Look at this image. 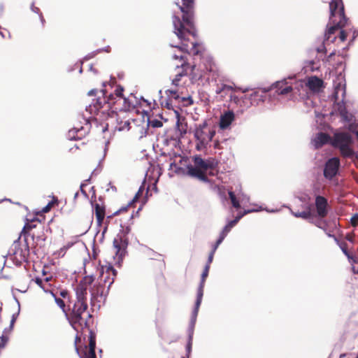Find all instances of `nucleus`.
<instances>
[{
    "mask_svg": "<svg viewBox=\"0 0 358 358\" xmlns=\"http://www.w3.org/2000/svg\"><path fill=\"white\" fill-rule=\"evenodd\" d=\"M340 167V160L332 157L327 160L324 168V176L328 180L333 179L338 173Z\"/></svg>",
    "mask_w": 358,
    "mask_h": 358,
    "instance_id": "obj_13",
    "label": "nucleus"
},
{
    "mask_svg": "<svg viewBox=\"0 0 358 358\" xmlns=\"http://www.w3.org/2000/svg\"><path fill=\"white\" fill-rule=\"evenodd\" d=\"M13 246L15 248V250L13 253L14 259L19 263L26 262L29 253V248L26 246L24 249L17 248L18 243H14Z\"/></svg>",
    "mask_w": 358,
    "mask_h": 358,
    "instance_id": "obj_16",
    "label": "nucleus"
},
{
    "mask_svg": "<svg viewBox=\"0 0 358 358\" xmlns=\"http://www.w3.org/2000/svg\"><path fill=\"white\" fill-rule=\"evenodd\" d=\"M51 294L54 296L57 305L63 310V312L66 313L64 301L62 299L57 297L52 292Z\"/></svg>",
    "mask_w": 358,
    "mask_h": 358,
    "instance_id": "obj_30",
    "label": "nucleus"
},
{
    "mask_svg": "<svg viewBox=\"0 0 358 358\" xmlns=\"http://www.w3.org/2000/svg\"><path fill=\"white\" fill-rule=\"evenodd\" d=\"M182 13V20L176 15H173V25L174 33L182 42L180 46L171 44L172 47L178 48L179 52L173 55V59L176 61V69L178 70L175 78L172 80V85L178 87L179 82L182 76L187 73L189 64L184 52L188 54L197 55L200 52L198 43L195 41L191 43V47L185 43L189 40V36L194 38L196 36V31L194 27V0H181L176 2Z\"/></svg>",
    "mask_w": 358,
    "mask_h": 358,
    "instance_id": "obj_1",
    "label": "nucleus"
},
{
    "mask_svg": "<svg viewBox=\"0 0 358 358\" xmlns=\"http://www.w3.org/2000/svg\"><path fill=\"white\" fill-rule=\"evenodd\" d=\"M78 196V192H77L75 193L74 199H76Z\"/></svg>",
    "mask_w": 358,
    "mask_h": 358,
    "instance_id": "obj_63",
    "label": "nucleus"
},
{
    "mask_svg": "<svg viewBox=\"0 0 358 358\" xmlns=\"http://www.w3.org/2000/svg\"><path fill=\"white\" fill-rule=\"evenodd\" d=\"M94 211L97 223L99 225H101L105 217V209L103 206L96 203L94 206Z\"/></svg>",
    "mask_w": 358,
    "mask_h": 358,
    "instance_id": "obj_23",
    "label": "nucleus"
},
{
    "mask_svg": "<svg viewBox=\"0 0 358 358\" xmlns=\"http://www.w3.org/2000/svg\"><path fill=\"white\" fill-rule=\"evenodd\" d=\"M231 229V227H229V226L228 224H227L224 227V229H222V231H221V233L220 234L219 238L217 239V241H216V243L214 245V250H217L218 246L222 243V242L224 241V239L225 238V237L227 236V235L228 234V233L230 231Z\"/></svg>",
    "mask_w": 358,
    "mask_h": 358,
    "instance_id": "obj_24",
    "label": "nucleus"
},
{
    "mask_svg": "<svg viewBox=\"0 0 358 358\" xmlns=\"http://www.w3.org/2000/svg\"><path fill=\"white\" fill-rule=\"evenodd\" d=\"M264 210L269 213H275V212L278 211L277 210H268V209H264Z\"/></svg>",
    "mask_w": 358,
    "mask_h": 358,
    "instance_id": "obj_59",
    "label": "nucleus"
},
{
    "mask_svg": "<svg viewBox=\"0 0 358 358\" xmlns=\"http://www.w3.org/2000/svg\"><path fill=\"white\" fill-rule=\"evenodd\" d=\"M199 306H200V305L197 306V303H195V306H194V310L192 311V317H191V320H190L196 321V317H197Z\"/></svg>",
    "mask_w": 358,
    "mask_h": 358,
    "instance_id": "obj_35",
    "label": "nucleus"
},
{
    "mask_svg": "<svg viewBox=\"0 0 358 358\" xmlns=\"http://www.w3.org/2000/svg\"><path fill=\"white\" fill-rule=\"evenodd\" d=\"M291 212H292V214L294 217H301V218H303L304 220H308V219L310 218L311 215H312V213H311V211H310V207L308 205H306L304 207V210H303L301 212H294L292 210H291Z\"/></svg>",
    "mask_w": 358,
    "mask_h": 358,
    "instance_id": "obj_22",
    "label": "nucleus"
},
{
    "mask_svg": "<svg viewBox=\"0 0 358 358\" xmlns=\"http://www.w3.org/2000/svg\"><path fill=\"white\" fill-rule=\"evenodd\" d=\"M209 269H210V266L206 265L204 267V269L203 271V273L201 274V282H201V284H205V280L208 275Z\"/></svg>",
    "mask_w": 358,
    "mask_h": 358,
    "instance_id": "obj_32",
    "label": "nucleus"
},
{
    "mask_svg": "<svg viewBox=\"0 0 358 358\" xmlns=\"http://www.w3.org/2000/svg\"><path fill=\"white\" fill-rule=\"evenodd\" d=\"M294 78L295 76H289L287 78L277 81L272 85V87L275 88V92L279 95H288L292 92L303 95V92L306 90V81L300 80L292 83Z\"/></svg>",
    "mask_w": 358,
    "mask_h": 358,
    "instance_id": "obj_6",
    "label": "nucleus"
},
{
    "mask_svg": "<svg viewBox=\"0 0 358 358\" xmlns=\"http://www.w3.org/2000/svg\"><path fill=\"white\" fill-rule=\"evenodd\" d=\"M350 130L356 134V136H357V139H358V129H357V130H355V129L352 128V126H350Z\"/></svg>",
    "mask_w": 358,
    "mask_h": 358,
    "instance_id": "obj_54",
    "label": "nucleus"
},
{
    "mask_svg": "<svg viewBox=\"0 0 358 358\" xmlns=\"http://www.w3.org/2000/svg\"><path fill=\"white\" fill-rule=\"evenodd\" d=\"M161 104H162V106L163 107H165V108H166L168 109L172 108V104H171V101L169 100V99H167V100L162 101Z\"/></svg>",
    "mask_w": 358,
    "mask_h": 358,
    "instance_id": "obj_39",
    "label": "nucleus"
},
{
    "mask_svg": "<svg viewBox=\"0 0 358 358\" xmlns=\"http://www.w3.org/2000/svg\"><path fill=\"white\" fill-rule=\"evenodd\" d=\"M18 315H19V312L17 313H15L12 315V318H11L10 324V330L13 329V325L17 320Z\"/></svg>",
    "mask_w": 358,
    "mask_h": 358,
    "instance_id": "obj_40",
    "label": "nucleus"
},
{
    "mask_svg": "<svg viewBox=\"0 0 358 358\" xmlns=\"http://www.w3.org/2000/svg\"><path fill=\"white\" fill-rule=\"evenodd\" d=\"M241 91H242V92L245 93L246 92L248 91V90L247 88H245V89H242Z\"/></svg>",
    "mask_w": 358,
    "mask_h": 358,
    "instance_id": "obj_62",
    "label": "nucleus"
},
{
    "mask_svg": "<svg viewBox=\"0 0 358 358\" xmlns=\"http://www.w3.org/2000/svg\"><path fill=\"white\" fill-rule=\"evenodd\" d=\"M195 323H196V321L190 320L189 325L188 327V334H189V340H192Z\"/></svg>",
    "mask_w": 358,
    "mask_h": 358,
    "instance_id": "obj_31",
    "label": "nucleus"
},
{
    "mask_svg": "<svg viewBox=\"0 0 358 358\" xmlns=\"http://www.w3.org/2000/svg\"><path fill=\"white\" fill-rule=\"evenodd\" d=\"M143 191V187L141 186V187L139 188V189H138V192L136 194V195H135V196H134V200H136V199H138V198L140 196V195H141V194H142Z\"/></svg>",
    "mask_w": 358,
    "mask_h": 358,
    "instance_id": "obj_47",
    "label": "nucleus"
},
{
    "mask_svg": "<svg viewBox=\"0 0 358 358\" xmlns=\"http://www.w3.org/2000/svg\"><path fill=\"white\" fill-rule=\"evenodd\" d=\"M166 94L168 96L169 99H174L178 100L180 99L178 91L177 90H166Z\"/></svg>",
    "mask_w": 358,
    "mask_h": 358,
    "instance_id": "obj_29",
    "label": "nucleus"
},
{
    "mask_svg": "<svg viewBox=\"0 0 358 358\" xmlns=\"http://www.w3.org/2000/svg\"><path fill=\"white\" fill-rule=\"evenodd\" d=\"M235 120V115L234 112L232 111H227L225 112L224 114H222L220 116V127L222 129H228L231 122Z\"/></svg>",
    "mask_w": 358,
    "mask_h": 358,
    "instance_id": "obj_19",
    "label": "nucleus"
},
{
    "mask_svg": "<svg viewBox=\"0 0 358 358\" xmlns=\"http://www.w3.org/2000/svg\"><path fill=\"white\" fill-rule=\"evenodd\" d=\"M84 184H81L80 185V191L82 192V194L85 196V197H87V194L86 193V192L83 189V187H84Z\"/></svg>",
    "mask_w": 358,
    "mask_h": 358,
    "instance_id": "obj_52",
    "label": "nucleus"
},
{
    "mask_svg": "<svg viewBox=\"0 0 358 358\" xmlns=\"http://www.w3.org/2000/svg\"><path fill=\"white\" fill-rule=\"evenodd\" d=\"M240 220L241 218L236 216L234 220L229 222L227 224L229 226V227L233 228Z\"/></svg>",
    "mask_w": 358,
    "mask_h": 358,
    "instance_id": "obj_43",
    "label": "nucleus"
},
{
    "mask_svg": "<svg viewBox=\"0 0 358 358\" xmlns=\"http://www.w3.org/2000/svg\"><path fill=\"white\" fill-rule=\"evenodd\" d=\"M109 143L108 141L106 142V145H105V148H104V156L106 155V152H107V150H108V144Z\"/></svg>",
    "mask_w": 358,
    "mask_h": 358,
    "instance_id": "obj_58",
    "label": "nucleus"
},
{
    "mask_svg": "<svg viewBox=\"0 0 358 358\" xmlns=\"http://www.w3.org/2000/svg\"><path fill=\"white\" fill-rule=\"evenodd\" d=\"M315 204L317 216L320 218L326 217L328 213V202L327 199L322 196H317Z\"/></svg>",
    "mask_w": 358,
    "mask_h": 358,
    "instance_id": "obj_15",
    "label": "nucleus"
},
{
    "mask_svg": "<svg viewBox=\"0 0 358 358\" xmlns=\"http://www.w3.org/2000/svg\"><path fill=\"white\" fill-rule=\"evenodd\" d=\"M35 282L36 283L40 286L43 290H45V287L43 285V280L42 279L39 278H36V280H35Z\"/></svg>",
    "mask_w": 358,
    "mask_h": 358,
    "instance_id": "obj_44",
    "label": "nucleus"
},
{
    "mask_svg": "<svg viewBox=\"0 0 358 358\" xmlns=\"http://www.w3.org/2000/svg\"><path fill=\"white\" fill-rule=\"evenodd\" d=\"M116 275L117 271L111 265L106 267V271L102 273L98 285H94L90 289L91 300L93 306H94V303L95 301L99 303L105 302Z\"/></svg>",
    "mask_w": 358,
    "mask_h": 358,
    "instance_id": "obj_3",
    "label": "nucleus"
},
{
    "mask_svg": "<svg viewBox=\"0 0 358 358\" xmlns=\"http://www.w3.org/2000/svg\"><path fill=\"white\" fill-rule=\"evenodd\" d=\"M131 229L127 227L119 233L113 240V249L115 256L113 257L115 264L121 267L123 259L127 254V248L128 246V238L127 235L130 232Z\"/></svg>",
    "mask_w": 358,
    "mask_h": 358,
    "instance_id": "obj_7",
    "label": "nucleus"
},
{
    "mask_svg": "<svg viewBox=\"0 0 358 358\" xmlns=\"http://www.w3.org/2000/svg\"><path fill=\"white\" fill-rule=\"evenodd\" d=\"M129 125H130V123L128 120L125 121L122 125H120L117 128V129L119 131H122L124 129H129Z\"/></svg>",
    "mask_w": 358,
    "mask_h": 358,
    "instance_id": "obj_38",
    "label": "nucleus"
},
{
    "mask_svg": "<svg viewBox=\"0 0 358 358\" xmlns=\"http://www.w3.org/2000/svg\"><path fill=\"white\" fill-rule=\"evenodd\" d=\"M39 15H40V18H41V22H43L44 20H43V17L42 16V14L40 13Z\"/></svg>",
    "mask_w": 358,
    "mask_h": 358,
    "instance_id": "obj_61",
    "label": "nucleus"
},
{
    "mask_svg": "<svg viewBox=\"0 0 358 358\" xmlns=\"http://www.w3.org/2000/svg\"><path fill=\"white\" fill-rule=\"evenodd\" d=\"M240 220L241 218L236 216L234 220L229 222L227 224L229 226V227L233 228Z\"/></svg>",
    "mask_w": 358,
    "mask_h": 358,
    "instance_id": "obj_42",
    "label": "nucleus"
},
{
    "mask_svg": "<svg viewBox=\"0 0 358 358\" xmlns=\"http://www.w3.org/2000/svg\"><path fill=\"white\" fill-rule=\"evenodd\" d=\"M352 268L354 273H358V262L355 263Z\"/></svg>",
    "mask_w": 358,
    "mask_h": 358,
    "instance_id": "obj_49",
    "label": "nucleus"
},
{
    "mask_svg": "<svg viewBox=\"0 0 358 358\" xmlns=\"http://www.w3.org/2000/svg\"><path fill=\"white\" fill-rule=\"evenodd\" d=\"M176 132L180 138L183 137L187 134V124L181 123L179 120L176 122Z\"/></svg>",
    "mask_w": 358,
    "mask_h": 358,
    "instance_id": "obj_25",
    "label": "nucleus"
},
{
    "mask_svg": "<svg viewBox=\"0 0 358 358\" xmlns=\"http://www.w3.org/2000/svg\"><path fill=\"white\" fill-rule=\"evenodd\" d=\"M193 162L194 165L203 173L213 167V163L210 160H204L199 155L194 157Z\"/></svg>",
    "mask_w": 358,
    "mask_h": 358,
    "instance_id": "obj_21",
    "label": "nucleus"
},
{
    "mask_svg": "<svg viewBox=\"0 0 358 358\" xmlns=\"http://www.w3.org/2000/svg\"><path fill=\"white\" fill-rule=\"evenodd\" d=\"M52 206V202H49L42 210L43 213L48 212Z\"/></svg>",
    "mask_w": 358,
    "mask_h": 358,
    "instance_id": "obj_45",
    "label": "nucleus"
},
{
    "mask_svg": "<svg viewBox=\"0 0 358 358\" xmlns=\"http://www.w3.org/2000/svg\"><path fill=\"white\" fill-rule=\"evenodd\" d=\"M0 348H3L5 347L6 343L8 342V338L7 336L2 335L0 336Z\"/></svg>",
    "mask_w": 358,
    "mask_h": 358,
    "instance_id": "obj_36",
    "label": "nucleus"
},
{
    "mask_svg": "<svg viewBox=\"0 0 358 358\" xmlns=\"http://www.w3.org/2000/svg\"><path fill=\"white\" fill-rule=\"evenodd\" d=\"M351 222H352V224H357V222H358V215L357 214L355 215L352 217Z\"/></svg>",
    "mask_w": 358,
    "mask_h": 358,
    "instance_id": "obj_48",
    "label": "nucleus"
},
{
    "mask_svg": "<svg viewBox=\"0 0 358 358\" xmlns=\"http://www.w3.org/2000/svg\"><path fill=\"white\" fill-rule=\"evenodd\" d=\"M192 340H189L188 341V343H187V350L188 352H189L191 351V348H192Z\"/></svg>",
    "mask_w": 358,
    "mask_h": 358,
    "instance_id": "obj_51",
    "label": "nucleus"
},
{
    "mask_svg": "<svg viewBox=\"0 0 358 358\" xmlns=\"http://www.w3.org/2000/svg\"><path fill=\"white\" fill-rule=\"evenodd\" d=\"M262 210V208H260L259 209H249V210H244L243 213H239L238 215H237V217H238L239 218H242L244 215L248 214V213H252V212H257L259 210Z\"/></svg>",
    "mask_w": 358,
    "mask_h": 358,
    "instance_id": "obj_34",
    "label": "nucleus"
},
{
    "mask_svg": "<svg viewBox=\"0 0 358 358\" xmlns=\"http://www.w3.org/2000/svg\"><path fill=\"white\" fill-rule=\"evenodd\" d=\"M187 175L201 181L208 182V178L205 173L195 165L189 164L187 166Z\"/></svg>",
    "mask_w": 358,
    "mask_h": 358,
    "instance_id": "obj_17",
    "label": "nucleus"
},
{
    "mask_svg": "<svg viewBox=\"0 0 358 358\" xmlns=\"http://www.w3.org/2000/svg\"><path fill=\"white\" fill-rule=\"evenodd\" d=\"M215 134V130L209 125L206 121L196 124L194 130V138H196V149L202 150L212 141Z\"/></svg>",
    "mask_w": 358,
    "mask_h": 358,
    "instance_id": "obj_8",
    "label": "nucleus"
},
{
    "mask_svg": "<svg viewBox=\"0 0 358 358\" xmlns=\"http://www.w3.org/2000/svg\"><path fill=\"white\" fill-rule=\"evenodd\" d=\"M229 199L231 200L233 207H234L235 208H239L241 206H240V203H241L240 199H238L236 198V195L234 194V193L231 191L229 192Z\"/></svg>",
    "mask_w": 358,
    "mask_h": 358,
    "instance_id": "obj_26",
    "label": "nucleus"
},
{
    "mask_svg": "<svg viewBox=\"0 0 358 358\" xmlns=\"http://www.w3.org/2000/svg\"><path fill=\"white\" fill-rule=\"evenodd\" d=\"M271 89H273L272 86L270 88L255 90L250 94L245 95L242 99L243 100L250 101V105L248 106L251 105H258L260 102L264 101L266 93Z\"/></svg>",
    "mask_w": 358,
    "mask_h": 358,
    "instance_id": "obj_14",
    "label": "nucleus"
},
{
    "mask_svg": "<svg viewBox=\"0 0 358 358\" xmlns=\"http://www.w3.org/2000/svg\"><path fill=\"white\" fill-rule=\"evenodd\" d=\"M309 64L310 66H313L315 64V62L313 61H310V62H309Z\"/></svg>",
    "mask_w": 358,
    "mask_h": 358,
    "instance_id": "obj_64",
    "label": "nucleus"
},
{
    "mask_svg": "<svg viewBox=\"0 0 358 358\" xmlns=\"http://www.w3.org/2000/svg\"><path fill=\"white\" fill-rule=\"evenodd\" d=\"M329 20L333 25L325 33L324 41H329L331 35L338 29L345 27L348 21V19L345 15L344 6L342 0H331L329 3Z\"/></svg>",
    "mask_w": 358,
    "mask_h": 358,
    "instance_id": "obj_4",
    "label": "nucleus"
},
{
    "mask_svg": "<svg viewBox=\"0 0 358 358\" xmlns=\"http://www.w3.org/2000/svg\"><path fill=\"white\" fill-rule=\"evenodd\" d=\"M94 280V276L93 275H87L83 278V280L78 285H83L86 287V292H87V285H91Z\"/></svg>",
    "mask_w": 358,
    "mask_h": 358,
    "instance_id": "obj_27",
    "label": "nucleus"
},
{
    "mask_svg": "<svg viewBox=\"0 0 358 358\" xmlns=\"http://www.w3.org/2000/svg\"><path fill=\"white\" fill-rule=\"evenodd\" d=\"M222 89H228V90H230L231 89V86H228V85H224Z\"/></svg>",
    "mask_w": 358,
    "mask_h": 358,
    "instance_id": "obj_60",
    "label": "nucleus"
},
{
    "mask_svg": "<svg viewBox=\"0 0 358 358\" xmlns=\"http://www.w3.org/2000/svg\"><path fill=\"white\" fill-rule=\"evenodd\" d=\"M352 138L351 136L345 132L335 133L331 141V145L339 149L341 155L345 157H352L354 151L351 148Z\"/></svg>",
    "mask_w": 358,
    "mask_h": 358,
    "instance_id": "obj_10",
    "label": "nucleus"
},
{
    "mask_svg": "<svg viewBox=\"0 0 358 358\" xmlns=\"http://www.w3.org/2000/svg\"><path fill=\"white\" fill-rule=\"evenodd\" d=\"M320 42H321V43L315 48V50L318 53L325 54L327 50H326V47L324 45V41H321Z\"/></svg>",
    "mask_w": 358,
    "mask_h": 358,
    "instance_id": "obj_33",
    "label": "nucleus"
},
{
    "mask_svg": "<svg viewBox=\"0 0 358 358\" xmlns=\"http://www.w3.org/2000/svg\"><path fill=\"white\" fill-rule=\"evenodd\" d=\"M306 88L308 87L313 92H319L322 87L323 81L316 76H311L306 81Z\"/></svg>",
    "mask_w": 358,
    "mask_h": 358,
    "instance_id": "obj_20",
    "label": "nucleus"
},
{
    "mask_svg": "<svg viewBox=\"0 0 358 358\" xmlns=\"http://www.w3.org/2000/svg\"><path fill=\"white\" fill-rule=\"evenodd\" d=\"M96 92V90H92L89 91L88 95L92 96V95L95 94Z\"/></svg>",
    "mask_w": 358,
    "mask_h": 358,
    "instance_id": "obj_56",
    "label": "nucleus"
},
{
    "mask_svg": "<svg viewBox=\"0 0 358 358\" xmlns=\"http://www.w3.org/2000/svg\"><path fill=\"white\" fill-rule=\"evenodd\" d=\"M124 89L121 86H118L115 90L114 94H110L106 96V90L102 89L101 92L103 97L99 96L95 101L94 100L92 103L86 106L85 110L90 115H96L99 113V110L106 106L107 108H110L112 105L116 103L118 101L123 100L126 101V99L123 96Z\"/></svg>",
    "mask_w": 358,
    "mask_h": 358,
    "instance_id": "obj_5",
    "label": "nucleus"
},
{
    "mask_svg": "<svg viewBox=\"0 0 358 358\" xmlns=\"http://www.w3.org/2000/svg\"><path fill=\"white\" fill-rule=\"evenodd\" d=\"M12 330H10V327L8 328H6L4 330H3V334L2 335H5V336H7V334H8L10 331H11Z\"/></svg>",
    "mask_w": 358,
    "mask_h": 358,
    "instance_id": "obj_55",
    "label": "nucleus"
},
{
    "mask_svg": "<svg viewBox=\"0 0 358 358\" xmlns=\"http://www.w3.org/2000/svg\"><path fill=\"white\" fill-rule=\"evenodd\" d=\"M203 287H204V284H201V282H200L198 290H197V297H196V300L195 302L197 303V306L201 305V303L202 297L203 295Z\"/></svg>",
    "mask_w": 358,
    "mask_h": 358,
    "instance_id": "obj_28",
    "label": "nucleus"
},
{
    "mask_svg": "<svg viewBox=\"0 0 358 358\" xmlns=\"http://www.w3.org/2000/svg\"><path fill=\"white\" fill-rule=\"evenodd\" d=\"M346 38H347L346 33L345 32V31L341 30V32H340V39L342 41H344L346 39Z\"/></svg>",
    "mask_w": 358,
    "mask_h": 358,
    "instance_id": "obj_46",
    "label": "nucleus"
},
{
    "mask_svg": "<svg viewBox=\"0 0 358 358\" xmlns=\"http://www.w3.org/2000/svg\"><path fill=\"white\" fill-rule=\"evenodd\" d=\"M216 250H214V247L213 248V250L211 251V252L209 254V256H208V261H207V263H206V265H208L210 266V264H211V262H213V256H214V254Z\"/></svg>",
    "mask_w": 358,
    "mask_h": 358,
    "instance_id": "obj_41",
    "label": "nucleus"
},
{
    "mask_svg": "<svg viewBox=\"0 0 358 358\" xmlns=\"http://www.w3.org/2000/svg\"><path fill=\"white\" fill-rule=\"evenodd\" d=\"M90 117H83V121L74 126L73 128L70 129L67 134V138L69 140H80L84 138L90 131Z\"/></svg>",
    "mask_w": 358,
    "mask_h": 358,
    "instance_id": "obj_11",
    "label": "nucleus"
},
{
    "mask_svg": "<svg viewBox=\"0 0 358 358\" xmlns=\"http://www.w3.org/2000/svg\"><path fill=\"white\" fill-rule=\"evenodd\" d=\"M330 139V136L328 134L323 132H319L312 139L311 143L315 148L317 149L327 143Z\"/></svg>",
    "mask_w": 358,
    "mask_h": 358,
    "instance_id": "obj_18",
    "label": "nucleus"
},
{
    "mask_svg": "<svg viewBox=\"0 0 358 358\" xmlns=\"http://www.w3.org/2000/svg\"><path fill=\"white\" fill-rule=\"evenodd\" d=\"M150 124L153 127H161L162 126V122L158 120H153L150 122Z\"/></svg>",
    "mask_w": 358,
    "mask_h": 358,
    "instance_id": "obj_37",
    "label": "nucleus"
},
{
    "mask_svg": "<svg viewBox=\"0 0 358 358\" xmlns=\"http://www.w3.org/2000/svg\"><path fill=\"white\" fill-rule=\"evenodd\" d=\"M75 291L76 301L69 317V320L73 328L78 331L79 328L83 329V327H87V320L91 317V315L87 310V292H86V287L81 285L77 286Z\"/></svg>",
    "mask_w": 358,
    "mask_h": 358,
    "instance_id": "obj_2",
    "label": "nucleus"
},
{
    "mask_svg": "<svg viewBox=\"0 0 358 358\" xmlns=\"http://www.w3.org/2000/svg\"><path fill=\"white\" fill-rule=\"evenodd\" d=\"M60 295H61L62 297L65 298V297L67 296V292H66V291H62V292H60Z\"/></svg>",
    "mask_w": 358,
    "mask_h": 358,
    "instance_id": "obj_57",
    "label": "nucleus"
},
{
    "mask_svg": "<svg viewBox=\"0 0 358 358\" xmlns=\"http://www.w3.org/2000/svg\"><path fill=\"white\" fill-rule=\"evenodd\" d=\"M96 341L95 336L92 331H90L89 345H85L83 349L80 350L76 348L77 353L80 358H96L95 354Z\"/></svg>",
    "mask_w": 358,
    "mask_h": 358,
    "instance_id": "obj_12",
    "label": "nucleus"
},
{
    "mask_svg": "<svg viewBox=\"0 0 358 358\" xmlns=\"http://www.w3.org/2000/svg\"><path fill=\"white\" fill-rule=\"evenodd\" d=\"M345 96V84L343 81L334 83V98L336 104L334 105V110L338 111L343 121L349 122L352 120L351 114L346 110L343 99Z\"/></svg>",
    "mask_w": 358,
    "mask_h": 358,
    "instance_id": "obj_9",
    "label": "nucleus"
},
{
    "mask_svg": "<svg viewBox=\"0 0 358 358\" xmlns=\"http://www.w3.org/2000/svg\"><path fill=\"white\" fill-rule=\"evenodd\" d=\"M240 200H241V202L243 203L246 201H248L249 198L246 196L243 195L242 198H240Z\"/></svg>",
    "mask_w": 358,
    "mask_h": 358,
    "instance_id": "obj_53",
    "label": "nucleus"
},
{
    "mask_svg": "<svg viewBox=\"0 0 358 358\" xmlns=\"http://www.w3.org/2000/svg\"><path fill=\"white\" fill-rule=\"evenodd\" d=\"M31 10H32L33 12H34V13H39V11H40L39 8H37V7H36V6H34V3H32V5H31Z\"/></svg>",
    "mask_w": 358,
    "mask_h": 358,
    "instance_id": "obj_50",
    "label": "nucleus"
}]
</instances>
